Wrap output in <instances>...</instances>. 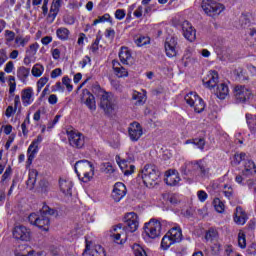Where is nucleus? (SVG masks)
<instances>
[{
	"label": "nucleus",
	"mask_w": 256,
	"mask_h": 256,
	"mask_svg": "<svg viewBox=\"0 0 256 256\" xmlns=\"http://www.w3.org/2000/svg\"><path fill=\"white\" fill-rule=\"evenodd\" d=\"M124 223L118 224L112 228L110 231V237L118 245H123L127 241V231L129 233H135L139 229V216L135 212H129L124 216Z\"/></svg>",
	"instance_id": "f257e3e1"
},
{
	"label": "nucleus",
	"mask_w": 256,
	"mask_h": 256,
	"mask_svg": "<svg viewBox=\"0 0 256 256\" xmlns=\"http://www.w3.org/2000/svg\"><path fill=\"white\" fill-rule=\"evenodd\" d=\"M124 223L118 224L112 228L110 231V237L118 245H123L127 241V231L129 233H135L139 229V216L135 212H129L124 216Z\"/></svg>",
	"instance_id": "f03ea898"
},
{
	"label": "nucleus",
	"mask_w": 256,
	"mask_h": 256,
	"mask_svg": "<svg viewBox=\"0 0 256 256\" xmlns=\"http://www.w3.org/2000/svg\"><path fill=\"white\" fill-rule=\"evenodd\" d=\"M57 215V210L52 209L48 205H44L40 212L31 213L28 216V221L30 225L42 229V231H49V226L51 225V216Z\"/></svg>",
	"instance_id": "7ed1b4c3"
},
{
	"label": "nucleus",
	"mask_w": 256,
	"mask_h": 256,
	"mask_svg": "<svg viewBox=\"0 0 256 256\" xmlns=\"http://www.w3.org/2000/svg\"><path fill=\"white\" fill-rule=\"evenodd\" d=\"M180 171L183 175L194 174L202 179H207L211 175V167L205 159L186 161Z\"/></svg>",
	"instance_id": "20e7f679"
},
{
	"label": "nucleus",
	"mask_w": 256,
	"mask_h": 256,
	"mask_svg": "<svg viewBox=\"0 0 256 256\" xmlns=\"http://www.w3.org/2000/svg\"><path fill=\"white\" fill-rule=\"evenodd\" d=\"M92 91L95 95H100V107L106 115H111L115 111V98L113 94L107 93L101 89L99 84L92 86Z\"/></svg>",
	"instance_id": "39448f33"
},
{
	"label": "nucleus",
	"mask_w": 256,
	"mask_h": 256,
	"mask_svg": "<svg viewBox=\"0 0 256 256\" xmlns=\"http://www.w3.org/2000/svg\"><path fill=\"white\" fill-rule=\"evenodd\" d=\"M74 171L83 183H89L95 176V167H93V163L88 160L77 161L74 165Z\"/></svg>",
	"instance_id": "423d86ee"
},
{
	"label": "nucleus",
	"mask_w": 256,
	"mask_h": 256,
	"mask_svg": "<svg viewBox=\"0 0 256 256\" xmlns=\"http://www.w3.org/2000/svg\"><path fill=\"white\" fill-rule=\"evenodd\" d=\"M139 177H141L146 187H154V185H157L159 177H161V172H159L157 166L146 164L141 170Z\"/></svg>",
	"instance_id": "0eeeda50"
},
{
	"label": "nucleus",
	"mask_w": 256,
	"mask_h": 256,
	"mask_svg": "<svg viewBox=\"0 0 256 256\" xmlns=\"http://www.w3.org/2000/svg\"><path fill=\"white\" fill-rule=\"evenodd\" d=\"M85 249L82 255H87L89 253L90 256H106L105 249L101 245H94L93 239L91 236H85Z\"/></svg>",
	"instance_id": "6e6552de"
},
{
	"label": "nucleus",
	"mask_w": 256,
	"mask_h": 256,
	"mask_svg": "<svg viewBox=\"0 0 256 256\" xmlns=\"http://www.w3.org/2000/svg\"><path fill=\"white\" fill-rule=\"evenodd\" d=\"M187 105L193 107L195 113H203L205 111V102L195 92H190L184 97Z\"/></svg>",
	"instance_id": "1a4fd4ad"
},
{
	"label": "nucleus",
	"mask_w": 256,
	"mask_h": 256,
	"mask_svg": "<svg viewBox=\"0 0 256 256\" xmlns=\"http://www.w3.org/2000/svg\"><path fill=\"white\" fill-rule=\"evenodd\" d=\"M13 239L16 241H31V229L23 224H15L12 230Z\"/></svg>",
	"instance_id": "9d476101"
},
{
	"label": "nucleus",
	"mask_w": 256,
	"mask_h": 256,
	"mask_svg": "<svg viewBox=\"0 0 256 256\" xmlns=\"http://www.w3.org/2000/svg\"><path fill=\"white\" fill-rule=\"evenodd\" d=\"M66 135L71 147L75 149H82L85 145V136L75 130H67Z\"/></svg>",
	"instance_id": "9b49d317"
},
{
	"label": "nucleus",
	"mask_w": 256,
	"mask_h": 256,
	"mask_svg": "<svg viewBox=\"0 0 256 256\" xmlns=\"http://www.w3.org/2000/svg\"><path fill=\"white\" fill-rule=\"evenodd\" d=\"M144 231L150 239H157L161 237V222L157 220H150L144 225Z\"/></svg>",
	"instance_id": "f8f14e48"
},
{
	"label": "nucleus",
	"mask_w": 256,
	"mask_h": 256,
	"mask_svg": "<svg viewBox=\"0 0 256 256\" xmlns=\"http://www.w3.org/2000/svg\"><path fill=\"white\" fill-rule=\"evenodd\" d=\"M251 95H253V92L247 86L238 85L234 88V97L238 103L249 101Z\"/></svg>",
	"instance_id": "ddd939ff"
},
{
	"label": "nucleus",
	"mask_w": 256,
	"mask_h": 256,
	"mask_svg": "<svg viewBox=\"0 0 256 256\" xmlns=\"http://www.w3.org/2000/svg\"><path fill=\"white\" fill-rule=\"evenodd\" d=\"M128 135L130 137V140L133 142L139 141L141 137H143V127L139 122H132L130 123L128 127Z\"/></svg>",
	"instance_id": "4468645a"
},
{
	"label": "nucleus",
	"mask_w": 256,
	"mask_h": 256,
	"mask_svg": "<svg viewBox=\"0 0 256 256\" xmlns=\"http://www.w3.org/2000/svg\"><path fill=\"white\" fill-rule=\"evenodd\" d=\"M127 195V187L122 182H117L114 185L113 191H112V198L116 203H119L123 197Z\"/></svg>",
	"instance_id": "2eb2a0df"
},
{
	"label": "nucleus",
	"mask_w": 256,
	"mask_h": 256,
	"mask_svg": "<svg viewBox=\"0 0 256 256\" xmlns=\"http://www.w3.org/2000/svg\"><path fill=\"white\" fill-rule=\"evenodd\" d=\"M182 31H183V36L188 41L193 42V40L197 37V32L193 28V25H191V23L187 20H185L182 23Z\"/></svg>",
	"instance_id": "dca6fc26"
},
{
	"label": "nucleus",
	"mask_w": 256,
	"mask_h": 256,
	"mask_svg": "<svg viewBox=\"0 0 256 256\" xmlns=\"http://www.w3.org/2000/svg\"><path fill=\"white\" fill-rule=\"evenodd\" d=\"M219 83V74L217 71H210L206 78L203 79V85L208 89H215Z\"/></svg>",
	"instance_id": "f3484780"
},
{
	"label": "nucleus",
	"mask_w": 256,
	"mask_h": 256,
	"mask_svg": "<svg viewBox=\"0 0 256 256\" xmlns=\"http://www.w3.org/2000/svg\"><path fill=\"white\" fill-rule=\"evenodd\" d=\"M165 52L167 57H177V39L167 38L165 42Z\"/></svg>",
	"instance_id": "a211bd4d"
},
{
	"label": "nucleus",
	"mask_w": 256,
	"mask_h": 256,
	"mask_svg": "<svg viewBox=\"0 0 256 256\" xmlns=\"http://www.w3.org/2000/svg\"><path fill=\"white\" fill-rule=\"evenodd\" d=\"M166 184L170 187H175L179 185V181H181V177H179V172L177 170H168L166 172L165 178Z\"/></svg>",
	"instance_id": "6ab92c4d"
},
{
	"label": "nucleus",
	"mask_w": 256,
	"mask_h": 256,
	"mask_svg": "<svg viewBox=\"0 0 256 256\" xmlns=\"http://www.w3.org/2000/svg\"><path fill=\"white\" fill-rule=\"evenodd\" d=\"M233 219L236 225H245V223H247V213L241 206L236 207Z\"/></svg>",
	"instance_id": "aec40b11"
},
{
	"label": "nucleus",
	"mask_w": 256,
	"mask_h": 256,
	"mask_svg": "<svg viewBox=\"0 0 256 256\" xmlns=\"http://www.w3.org/2000/svg\"><path fill=\"white\" fill-rule=\"evenodd\" d=\"M119 59L123 65H133V56H131V50L127 47L120 49Z\"/></svg>",
	"instance_id": "412c9836"
},
{
	"label": "nucleus",
	"mask_w": 256,
	"mask_h": 256,
	"mask_svg": "<svg viewBox=\"0 0 256 256\" xmlns=\"http://www.w3.org/2000/svg\"><path fill=\"white\" fill-rule=\"evenodd\" d=\"M59 187H60V191H62L64 195L68 197H71V195H73L72 193L73 182H71V180L60 178Z\"/></svg>",
	"instance_id": "4be33fe9"
},
{
	"label": "nucleus",
	"mask_w": 256,
	"mask_h": 256,
	"mask_svg": "<svg viewBox=\"0 0 256 256\" xmlns=\"http://www.w3.org/2000/svg\"><path fill=\"white\" fill-rule=\"evenodd\" d=\"M33 95H34L33 88L31 87L22 90L21 97H22V103L24 107H29V105L33 103L34 101Z\"/></svg>",
	"instance_id": "5701e85b"
},
{
	"label": "nucleus",
	"mask_w": 256,
	"mask_h": 256,
	"mask_svg": "<svg viewBox=\"0 0 256 256\" xmlns=\"http://www.w3.org/2000/svg\"><path fill=\"white\" fill-rule=\"evenodd\" d=\"M167 234L170 236V238L172 239V241L174 243H180L181 239H183V232L181 230V227L179 226H175L173 228H171Z\"/></svg>",
	"instance_id": "b1692460"
},
{
	"label": "nucleus",
	"mask_w": 256,
	"mask_h": 256,
	"mask_svg": "<svg viewBox=\"0 0 256 256\" xmlns=\"http://www.w3.org/2000/svg\"><path fill=\"white\" fill-rule=\"evenodd\" d=\"M215 95L218 99H227L229 96V86H227L225 83H221L217 86Z\"/></svg>",
	"instance_id": "393cba45"
},
{
	"label": "nucleus",
	"mask_w": 256,
	"mask_h": 256,
	"mask_svg": "<svg viewBox=\"0 0 256 256\" xmlns=\"http://www.w3.org/2000/svg\"><path fill=\"white\" fill-rule=\"evenodd\" d=\"M112 65H113L115 75H117L118 77H120V78L127 77L129 75V72L127 71V69H125V67L121 66L119 61L113 60Z\"/></svg>",
	"instance_id": "a878e982"
},
{
	"label": "nucleus",
	"mask_w": 256,
	"mask_h": 256,
	"mask_svg": "<svg viewBox=\"0 0 256 256\" xmlns=\"http://www.w3.org/2000/svg\"><path fill=\"white\" fill-rule=\"evenodd\" d=\"M38 174L39 173L35 169H32L29 171L28 180L26 182L28 189L31 190V189H33V187H35V183H37V175Z\"/></svg>",
	"instance_id": "bb28decb"
},
{
	"label": "nucleus",
	"mask_w": 256,
	"mask_h": 256,
	"mask_svg": "<svg viewBox=\"0 0 256 256\" xmlns=\"http://www.w3.org/2000/svg\"><path fill=\"white\" fill-rule=\"evenodd\" d=\"M119 167L123 171L124 175H133L135 173V166L134 165H127L126 160H121L119 162Z\"/></svg>",
	"instance_id": "cd10ccee"
},
{
	"label": "nucleus",
	"mask_w": 256,
	"mask_h": 256,
	"mask_svg": "<svg viewBox=\"0 0 256 256\" xmlns=\"http://www.w3.org/2000/svg\"><path fill=\"white\" fill-rule=\"evenodd\" d=\"M253 173H256L255 162L248 160L244 166L243 176L249 177V175H253Z\"/></svg>",
	"instance_id": "c85d7f7f"
},
{
	"label": "nucleus",
	"mask_w": 256,
	"mask_h": 256,
	"mask_svg": "<svg viewBox=\"0 0 256 256\" xmlns=\"http://www.w3.org/2000/svg\"><path fill=\"white\" fill-rule=\"evenodd\" d=\"M71 35V31L65 27H60L56 30V36L60 41H69V37Z\"/></svg>",
	"instance_id": "c756f323"
},
{
	"label": "nucleus",
	"mask_w": 256,
	"mask_h": 256,
	"mask_svg": "<svg viewBox=\"0 0 256 256\" xmlns=\"http://www.w3.org/2000/svg\"><path fill=\"white\" fill-rule=\"evenodd\" d=\"M21 104V98H19V95H16L14 98V107L8 106L5 112L6 117H12L13 114H15V111H17V107Z\"/></svg>",
	"instance_id": "7c9ffc66"
},
{
	"label": "nucleus",
	"mask_w": 256,
	"mask_h": 256,
	"mask_svg": "<svg viewBox=\"0 0 256 256\" xmlns=\"http://www.w3.org/2000/svg\"><path fill=\"white\" fill-rule=\"evenodd\" d=\"M88 97L86 98L85 105L88 107L90 111L97 110V104L95 102V96L93 94L87 92Z\"/></svg>",
	"instance_id": "2f4dec72"
},
{
	"label": "nucleus",
	"mask_w": 256,
	"mask_h": 256,
	"mask_svg": "<svg viewBox=\"0 0 256 256\" xmlns=\"http://www.w3.org/2000/svg\"><path fill=\"white\" fill-rule=\"evenodd\" d=\"M171 245H175V242L173 241L171 236L168 233H166V235H164L162 238L161 248L164 251H167V249H169V247H171Z\"/></svg>",
	"instance_id": "473e14b6"
},
{
	"label": "nucleus",
	"mask_w": 256,
	"mask_h": 256,
	"mask_svg": "<svg viewBox=\"0 0 256 256\" xmlns=\"http://www.w3.org/2000/svg\"><path fill=\"white\" fill-rule=\"evenodd\" d=\"M29 73L30 70L24 66L18 68L17 70V77L18 79H20V81H22L23 83H25V81H27V77H29Z\"/></svg>",
	"instance_id": "72a5a7b5"
},
{
	"label": "nucleus",
	"mask_w": 256,
	"mask_h": 256,
	"mask_svg": "<svg viewBox=\"0 0 256 256\" xmlns=\"http://www.w3.org/2000/svg\"><path fill=\"white\" fill-rule=\"evenodd\" d=\"M42 142H43V136L42 135H38L37 138L34 139L32 141V143L30 144V146L28 147L27 153H31V151H33V149H36V153H38L39 145Z\"/></svg>",
	"instance_id": "f704fd0d"
},
{
	"label": "nucleus",
	"mask_w": 256,
	"mask_h": 256,
	"mask_svg": "<svg viewBox=\"0 0 256 256\" xmlns=\"http://www.w3.org/2000/svg\"><path fill=\"white\" fill-rule=\"evenodd\" d=\"M132 99L133 101H136L135 105H143V103H145V94L134 91L132 93Z\"/></svg>",
	"instance_id": "c9c22d12"
},
{
	"label": "nucleus",
	"mask_w": 256,
	"mask_h": 256,
	"mask_svg": "<svg viewBox=\"0 0 256 256\" xmlns=\"http://www.w3.org/2000/svg\"><path fill=\"white\" fill-rule=\"evenodd\" d=\"M59 9H61L60 6H57L55 4H52L50 7V12L48 14V19H51V23H53L59 14Z\"/></svg>",
	"instance_id": "e433bc0d"
},
{
	"label": "nucleus",
	"mask_w": 256,
	"mask_h": 256,
	"mask_svg": "<svg viewBox=\"0 0 256 256\" xmlns=\"http://www.w3.org/2000/svg\"><path fill=\"white\" fill-rule=\"evenodd\" d=\"M134 41L137 47H143L144 45H149V43H151V39L147 36H138Z\"/></svg>",
	"instance_id": "4c0bfd02"
},
{
	"label": "nucleus",
	"mask_w": 256,
	"mask_h": 256,
	"mask_svg": "<svg viewBox=\"0 0 256 256\" xmlns=\"http://www.w3.org/2000/svg\"><path fill=\"white\" fill-rule=\"evenodd\" d=\"M238 246L240 249H245L247 247V238L245 232L242 230H240L238 233Z\"/></svg>",
	"instance_id": "58836bf2"
},
{
	"label": "nucleus",
	"mask_w": 256,
	"mask_h": 256,
	"mask_svg": "<svg viewBox=\"0 0 256 256\" xmlns=\"http://www.w3.org/2000/svg\"><path fill=\"white\" fill-rule=\"evenodd\" d=\"M113 23V20L111 19V15L109 13L104 14L103 16H99L97 19L93 21V25H99V23Z\"/></svg>",
	"instance_id": "ea45409f"
},
{
	"label": "nucleus",
	"mask_w": 256,
	"mask_h": 256,
	"mask_svg": "<svg viewBox=\"0 0 256 256\" xmlns=\"http://www.w3.org/2000/svg\"><path fill=\"white\" fill-rule=\"evenodd\" d=\"M31 40V36H17L15 38V43L16 45H18V47H25V45H27V43H29V41Z\"/></svg>",
	"instance_id": "a19ab883"
},
{
	"label": "nucleus",
	"mask_w": 256,
	"mask_h": 256,
	"mask_svg": "<svg viewBox=\"0 0 256 256\" xmlns=\"http://www.w3.org/2000/svg\"><path fill=\"white\" fill-rule=\"evenodd\" d=\"M132 251L134 253V256H147V252L139 244H134L132 246Z\"/></svg>",
	"instance_id": "79ce46f5"
},
{
	"label": "nucleus",
	"mask_w": 256,
	"mask_h": 256,
	"mask_svg": "<svg viewBox=\"0 0 256 256\" xmlns=\"http://www.w3.org/2000/svg\"><path fill=\"white\" fill-rule=\"evenodd\" d=\"M43 71H45V67L41 64H35L32 68V75L34 77H41L43 75Z\"/></svg>",
	"instance_id": "37998d69"
},
{
	"label": "nucleus",
	"mask_w": 256,
	"mask_h": 256,
	"mask_svg": "<svg viewBox=\"0 0 256 256\" xmlns=\"http://www.w3.org/2000/svg\"><path fill=\"white\" fill-rule=\"evenodd\" d=\"M213 205L217 213H223V211H225V204L221 201V199L215 198L213 201Z\"/></svg>",
	"instance_id": "c03bdc74"
},
{
	"label": "nucleus",
	"mask_w": 256,
	"mask_h": 256,
	"mask_svg": "<svg viewBox=\"0 0 256 256\" xmlns=\"http://www.w3.org/2000/svg\"><path fill=\"white\" fill-rule=\"evenodd\" d=\"M38 49H39V44L37 42L33 43L26 50V54L28 55V57H35V55H37Z\"/></svg>",
	"instance_id": "a18cd8bd"
},
{
	"label": "nucleus",
	"mask_w": 256,
	"mask_h": 256,
	"mask_svg": "<svg viewBox=\"0 0 256 256\" xmlns=\"http://www.w3.org/2000/svg\"><path fill=\"white\" fill-rule=\"evenodd\" d=\"M217 235H219V233L217 232V229L210 228L206 232L205 239H206V241H213V239H217Z\"/></svg>",
	"instance_id": "49530a36"
},
{
	"label": "nucleus",
	"mask_w": 256,
	"mask_h": 256,
	"mask_svg": "<svg viewBox=\"0 0 256 256\" xmlns=\"http://www.w3.org/2000/svg\"><path fill=\"white\" fill-rule=\"evenodd\" d=\"M8 86L10 95H15V89H17V83L15 82L14 76H9Z\"/></svg>",
	"instance_id": "de8ad7c7"
},
{
	"label": "nucleus",
	"mask_w": 256,
	"mask_h": 256,
	"mask_svg": "<svg viewBox=\"0 0 256 256\" xmlns=\"http://www.w3.org/2000/svg\"><path fill=\"white\" fill-rule=\"evenodd\" d=\"M4 39H5L6 45H9V43L15 41V32L11 30H5Z\"/></svg>",
	"instance_id": "09e8293b"
},
{
	"label": "nucleus",
	"mask_w": 256,
	"mask_h": 256,
	"mask_svg": "<svg viewBox=\"0 0 256 256\" xmlns=\"http://www.w3.org/2000/svg\"><path fill=\"white\" fill-rule=\"evenodd\" d=\"M49 81V76L41 77L37 82V91H41Z\"/></svg>",
	"instance_id": "8fccbe9b"
},
{
	"label": "nucleus",
	"mask_w": 256,
	"mask_h": 256,
	"mask_svg": "<svg viewBox=\"0 0 256 256\" xmlns=\"http://www.w3.org/2000/svg\"><path fill=\"white\" fill-rule=\"evenodd\" d=\"M223 194L226 199H233V188L228 185H224Z\"/></svg>",
	"instance_id": "3c124183"
},
{
	"label": "nucleus",
	"mask_w": 256,
	"mask_h": 256,
	"mask_svg": "<svg viewBox=\"0 0 256 256\" xmlns=\"http://www.w3.org/2000/svg\"><path fill=\"white\" fill-rule=\"evenodd\" d=\"M194 145H196L200 151H203V149H205V138H194Z\"/></svg>",
	"instance_id": "603ef678"
},
{
	"label": "nucleus",
	"mask_w": 256,
	"mask_h": 256,
	"mask_svg": "<svg viewBox=\"0 0 256 256\" xmlns=\"http://www.w3.org/2000/svg\"><path fill=\"white\" fill-rule=\"evenodd\" d=\"M62 84L65 85L66 89L71 93L73 91V85H71V80L69 79L68 76H64L62 78Z\"/></svg>",
	"instance_id": "864d4df0"
},
{
	"label": "nucleus",
	"mask_w": 256,
	"mask_h": 256,
	"mask_svg": "<svg viewBox=\"0 0 256 256\" xmlns=\"http://www.w3.org/2000/svg\"><path fill=\"white\" fill-rule=\"evenodd\" d=\"M101 41V37L97 36L95 41L92 43L90 49L92 51V53H97V51H99V43Z\"/></svg>",
	"instance_id": "5fc2aeb1"
},
{
	"label": "nucleus",
	"mask_w": 256,
	"mask_h": 256,
	"mask_svg": "<svg viewBox=\"0 0 256 256\" xmlns=\"http://www.w3.org/2000/svg\"><path fill=\"white\" fill-rule=\"evenodd\" d=\"M125 10L124 9H117L115 11V19H118V21H123L125 19Z\"/></svg>",
	"instance_id": "6e6d98bb"
},
{
	"label": "nucleus",
	"mask_w": 256,
	"mask_h": 256,
	"mask_svg": "<svg viewBox=\"0 0 256 256\" xmlns=\"http://www.w3.org/2000/svg\"><path fill=\"white\" fill-rule=\"evenodd\" d=\"M197 197H198L199 201H201V203H205V201H207V197H209V195H207V192H205L204 190H199L197 192Z\"/></svg>",
	"instance_id": "4d7b16f0"
},
{
	"label": "nucleus",
	"mask_w": 256,
	"mask_h": 256,
	"mask_svg": "<svg viewBox=\"0 0 256 256\" xmlns=\"http://www.w3.org/2000/svg\"><path fill=\"white\" fill-rule=\"evenodd\" d=\"M79 65L82 69H85L87 65H91V57L85 56L80 62Z\"/></svg>",
	"instance_id": "13d9d810"
},
{
	"label": "nucleus",
	"mask_w": 256,
	"mask_h": 256,
	"mask_svg": "<svg viewBox=\"0 0 256 256\" xmlns=\"http://www.w3.org/2000/svg\"><path fill=\"white\" fill-rule=\"evenodd\" d=\"M14 69H15V64H13V61L7 62V64L4 67L5 73H13Z\"/></svg>",
	"instance_id": "bf43d9fd"
},
{
	"label": "nucleus",
	"mask_w": 256,
	"mask_h": 256,
	"mask_svg": "<svg viewBox=\"0 0 256 256\" xmlns=\"http://www.w3.org/2000/svg\"><path fill=\"white\" fill-rule=\"evenodd\" d=\"M35 155H37V149H33V151H30L28 153V159H27V165H31L33 163V159H35Z\"/></svg>",
	"instance_id": "052dcab7"
},
{
	"label": "nucleus",
	"mask_w": 256,
	"mask_h": 256,
	"mask_svg": "<svg viewBox=\"0 0 256 256\" xmlns=\"http://www.w3.org/2000/svg\"><path fill=\"white\" fill-rule=\"evenodd\" d=\"M105 37L106 39H115V30L112 28L106 29Z\"/></svg>",
	"instance_id": "680f3d73"
},
{
	"label": "nucleus",
	"mask_w": 256,
	"mask_h": 256,
	"mask_svg": "<svg viewBox=\"0 0 256 256\" xmlns=\"http://www.w3.org/2000/svg\"><path fill=\"white\" fill-rule=\"evenodd\" d=\"M63 21L66 25H75V17L73 16H65L63 18Z\"/></svg>",
	"instance_id": "e2e57ef3"
},
{
	"label": "nucleus",
	"mask_w": 256,
	"mask_h": 256,
	"mask_svg": "<svg viewBox=\"0 0 256 256\" xmlns=\"http://www.w3.org/2000/svg\"><path fill=\"white\" fill-rule=\"evenodd\" d=\"M62 73L63 72H62L61 68H56L51 72V78L57 79V77H61Z\"/></svg>",
	"instance_id": "0e129e2a"
},
{
	"label": "nucleus",
	"mask_w": 256,
	"mask_h": 256,
	"mask_svg": "<svg viewBox=\"0 0 256 256\" xmlns=\"http://www.w3.org/2000/svg\"><path fill=\"white\" fill-rule=\"evenodd\" d=\"M57 101H58V98H57V95L55 94L50 95L48 98V103H50V105H57Z\"/></svg>",
	"instance_id": "69168bd1"
},
{
	"label": "nucleus",
	"mask_w": 256,
	"mask_h": 256,
	"mask_svg": "<svg viewBox=\"0 0 256 256\" xmlns=\"http://www.w3.org/2000/svg\"><path fill=\"white\" fill-rule=\"evenodd\" d=\"M52 91H60L61 93H63L64 89H63V85L61 84V82H57L55 84V86L52 87Z\"/></svg>",
	"instance_id": "338daca9"
},
{
	"label": "nucleus",
	"mask_w": 256,
	"mask_h": 256,
	"mask_svg": "<svg viewBox=\"0 0 256 256\" xmlns=\"http://www.w3.org/2000/svg\"><path fill=\"white\" fill-rule=\"evenodd\" d=\"M15 256H35V250H30L27 254L16 251Z\"/></svg>",
	"instance_id": "774afa93"
}]
</instances>
